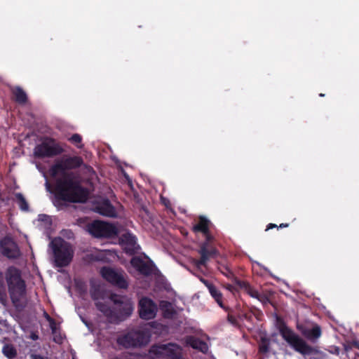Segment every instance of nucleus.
Masks as SVG:
<instances>
[{"instance_id": "ea45409f", "label": "nucleus", "mask_w": 359, "mask_h": 359, "mask_svg": "<svg viewBox=\"0 0 359 359\" xmlns=\"http://www.w3.org/2000/svg\"><path fill=\"white\" fill-rule=\"evenodd\" d=\"M36 166H37L38 169H39L41 172H43V175H44V176H46V175H45V171H44L43 170H42L41 168H39V166L37 164H36Z\"/></svg>"}, {"instance_id": "f03ea898", "label": "nucleus", "mask_w": 359, "mask_h": 359, "mask_svg": "<svg viewBox=\"0 0 359 359\" xmlns=\"http://www.w3.org/2000/svg\"><path fill=\"white\" fill-rule=\"evenodd\" d=\"M4 278L13 306L16 308L23 306L26 301L27 286L21 271L15 266H9L5 271Z\"/></svg>"}, {"instance_id": "7c9ffc66", "label": "nucleus", "mask_w": 359, "mask_h": 359, "mask_svg": "<svg viewBox=\"0 0 359 359\" xmlns=\"http://www.w3.org/2000/svg\"><path fill=\"white\" fill-rule=\"evenodd\" d=\"M227 320L233 325H237V320H236V318L233 316H232L231 314H230L229 313L227 316Z\"/></svg>"}, {"instance_id": "412c9836", "label": "nucleus", "mask_w": 359, "mask_h": 359, "mask_svg": "<svg viewBox=\"0 0 359 359\" xmlns=\"http://www.w3.org/2000/svg\"><path fill=\"white\" fill-rule=\"evenodd\" d=\"M168 344L153 346L149 352V356L151 359H162L165 358Z\"/></svg>"}, {"instance_id": "c03bdc74", "label": "nucleus", "mask_w": 359, "mask_h": 359, "mask_svg": "<svg viewBox=\"0 0 359 359\" xmlns=\"http://www.w3.org/2000/svg\"><path fill=\"white\" fill-rule=\"evenodd\" d=\"M100 158L104 157V155L102 154V153L99 152V156Z\"/></svg>"}, {"instance_id": "a19ab883", "label": "nucleus", "mask_w": 359, "mask_h": 359, "mask_svg": "<svg viewBox=\"0 0 359 359\" xmlns=\"http://www.w3.org/2000/svg\"><path fill=\"white\" fill-rule=\"evenodd\" d=\"M32 339H34V340H36V339H38V336H37V335H36V334H33V335L32 336Z\"/></svg>"}, {"instance_id": "b1692460", "label": "nucleus", "mask_w": 359, "mask_h": 359, "mask_svg": "<svg viewBox=\"0 0 359 359\" xmlns=\"http://www.w3.org/2000/svg\"><path fill=\"white\" fill-rule=\"evenodd\" d=\"M97 309L102 312L107 318L112 319L114 311L107 302V299L97 301L95 303Z\"/></svg>"}, {"instance_id": "4be33fe9", "label": "nucleus", "mask_w": 359, "mask_h": 359, "mask_svg": "<svg viewBox=\"0 0 359 359\" xmlns=\"http://www.w3.org/2000/svg\"><path fill=\"white\" fill-rule=\"evenodd\" d=\"M165 358L168 359H183L182 348L175 344H168Z\"/></svg>"}, {"instance_id": "dca6fc26", "label": "nucleus", "mask_w": 359, "mask_h": 359, "mask_svg": "<svg viewBox=\"0 0 359 359\" xmlns=\"http://www.w3.org/2000/svg\"><path fill=\"white\" fill-rule=\"evenodd\" d=\"M202 282L204 283V285L207 287L208 289L209 292L210 293L211 296L214 298V299L216 301V302L219 304V306L224 309L226 311H229V309L228 307H225L223 304L222 302V294L221 292L211 283L206 280H201Z\"/></svg>"}, {"instance_id": "e433bc0d", "label": "nucleus", "mask_w": 359, "mask_h": 359, "mask_svg": "<svg viewBox=\"0 0 359 359\" xmlns=\"http://www.w3.org/2000/svg\"><path fill=\"white\" fill-rule=\"evenodd\" d=\"M351 346L348 344H344V350L346 352H348V351L351 349Z\"/></svg>"}, {"instance_id": "393cba45", "label": "nucleus", "mask_w": 359, "mask_h": 359, "mask_svg": "<svg viewBox=\"0 0 359 359\" xmlns=\"http://www.w3.org/2000/svg\"><path fill=\"white\" fill-rule=\"evenodd\" d=\"M90 296L92 299L97 302V301H102L104 299H109V296H108L105 291L102 290L100 287L94 286L90 289Z\"/></svg>"}, {"instance_id": "72a5a7b5", "label": "nucleus", "mask_w": 359, "mask_h": 359, "mask_svg": "<svg viewBox=\"0 0 359 359\" xmlns=\"http://www.w3.org/2000/svg\"><path fill=\"white\" fill-rule=\"evenodd\" d=\"M273 228H278V226H277L275 224L270 223L267 225L266 231H268L269 229H273Z\"/></svg>"}, {"instance_id": "5701e85b", "label": "nucleus", "mask_w": 359, "mask_h": 359, "mask_svg": "<svg viewBox=\"0 0 359 359\" xmlns=\"http://www.w3.org/2000/svg\"><path fill=\"white\" fill-rule=\"evenodd\" d=\"M211 222L203 216H200L198 221L193 226V231L195 233L201 232L207 233L208 230H210Z\"/></svg>"}, {"instance_id": "473e14b6", "label": "nucleus", "mask_w": 359, "mask_h": 359, "mask_svg": "<svg viewBox=\"0 0 359 359\" xmlns=\"http://www.w3.org/2000/svg\"><path fill=\"white\" fill-rule=\"evenodd\" d=\"M107 151H110V154L109 155V157L110 158H112V157H116L114 154H113V152L111 150V149L109 147H107L106 148L103 149H102V151L104 152V153H107Z\"/></svg>"}, {"instance_id": "39448f33", "label": "nucleus", "mask_w": 359, "mask_h": 359, "mask_svg": "<svg viewBox=\"0 0 359 359\" xmlns=\"http://www.w3.org/2000/svg\"><path fill=\"white\" fill-rule=\"evenodd\" d=\"M65 151L64 144L57 140L44 137L34 148V157H53Z\"/></svg>"}, {"instance_id": "6e6552de", "label": "nucleus", "mask_w": 359, "mask_h": 359, "mask_svg": "<svg viewBox=\"0 0 359 359\" xmlns=\"http://www.w3.org/2000/svg\"><path fill=\"white\" fill-rule=\"evenodd\" d=\"M88 231L96 238H113L118 234L116 226L101 221L93 222L88 226Z\"/></svg>"}, {"instance_id": "0eeeda50", "label": "nucleus", "mask_w": 359, "mask_h": 359, "mask_svg": "<svg viewBox=\"0 0 359 359\" xmlns=\"http://www.w3.org/2000/svg\"><path fill=\"white\" fill-rule=\"evenodd\" d=\"M100 273L107 281L119 288L126 289L128 286L127 275L123 270L102 267Z\"/></svg>"}, {"instance_id": "2eb2a0df", "label": "nucleus", "mask_w": 359, "mask_h": 359, "mask_svg": "<svg viewBox=\"0 0 359 359\" xmlns=\"http://www.w3.org/2000/svg\"><path fill=\"white\" fill-rule=\"evenodd\" d=\"M131 265L142 275L149 276L153 272L151 264L145 262L139 257H133L130 260Z\"/></svg>"}, {"instance_id": "a18cd8bd", "label": "nucleus", "mask_w": 359, "mask_h": 359, "mask_svg": "<svg viewBox=\"0 0 359 359\" xmlns=\"http://www.w3.org/2000/svg\"><path fill=\"white\" fill-rule=\"evenodd\" d=\"M319 95H320V97H324V96H325V94H323V93H320V94H319Z\"/></svg>"}, {"instance_id": "9b49d317", "label": "nucleus", "mask_w": 359, "mask_h": 359, "mask_svg": "<svg viewBox=\"0 0 359 359\" xmlns=\"http://www.w3.org/2000/svg\"><path fill=\"white\" fill-rule=\"evenodd\" d=\"M109 300L118 306V311L121 317H128L133 311V303L130 299L126 296H120L116 294H111Z\"/></svg>"}, {"instance_id": "c85d7f7f", "label": "nucleus", "mask_w": 359, "mask_h": 359, "mask_svg": "<svg viewBox=\"0 0 359 359\" xmlns=\"http://www.w3.org/2000/svg\"><path fill=\"white\" fill-rule=\"evenodd\" d=\"M68 140L79 149H81L83 146L82 144V137L78 133L72 135Z\"/></svg>"}, {"instance_id": "20e7f679", "label": "nucleus", "mask_w": 359, "mask_h": 359, "mask_svg": "<svg viewBox=\"0 0 359 359\" xmlns=\"http://www.w3.org/2000/svg\"><path fill=\"white\" fill-rule=\"evenodd\" d=\"M55 265L59 267L67 266L72 260L74 250L70 243L60 237L54 238L50 243Z\"/></svg>"}, {"instance_id": "bb28decb", "label": "nucleus", "mask_w": 359, "mask_h": 359, "mask_svg": "<svg viewBox=\"0 0 359 359\" xmlns=\"http://www.w3.org/2000/svg\"><path fill=\"white\" fill-rule=\"evenodd\" d=\"M270 340L266 337H262L259 344V351L262 353H266L269 351Z\"/></svg>"}, {"instance_id": "6ab92c4d", "label": "nucleus", "mask_w": 359, "mask_h": 359, "mask_svg": "<svg viewBox=\"0 0 359 359\" xmlns=\"http://www.w3.org/2000/svg\"><path fill=\"white\" fill-rule=\"evenodd\" d=\"M12 99L19 104H25L28 101L26 92L20 86H14L11 89Z\"/></svg>"}, {"instance_id": "49530a36", "label": "nucleus", "mask_w": 359, "mask_h": 359, "mask_svg": "<svg viewBox=\"0 0 359 359\" xmlns=\"http://www.w3.org/2000/svg\"><path fill=\"white\" fill-rule=\"evenodd\" d=\"M63 157L67 158V157H69V156H64Z\"/></svg>"}, {"instance_id": "a211bd4d", "label": "nucleus", "mask_w": 359, "mask_h": 359, "mask_svg": "<svg viewBox=\"0 0 359 359\" xmlns=\"http://www.w3.org/2000/svg\"><path fill=\"white\" fill-rule=\"evenodd\" d=\"M185 342L187 345L191 346L193 348L197 349L203 353H205L208 351V344L205 341L195 337L189 336L186 337Z\"/></svg>"}, {"instance_id": "7ed1b4c3", "label": "nucleus", "mask_w": 359, "mask_h": 359, "mask_svg": "<svg viewBox=\"0 0 359 359\" xmlns=\"http://www.w3.org/2000/svg\"><path fill=\"white\" fill-rule=\"evenodd\" d=\"M278 330L283 339L290 347L304 357L318 353L317 348L309 345L302 337L285 325H280Z\"/></svg>"}, {"instance_id": "ddd939ff", "label": "nucleus", "mask_w": 359, "mask_h": 359, "mask_svg": "<svg viewBox=\"0 0 359 359\" xmlns=\"http://www.w3.org/2000/svg\"><path fill=\"white\" fill-rule=\"evenodd\" d=\"M234 283L239 288L243 290L250 297L258 299L259 302L266 304L269 302V298L263 294H260L256 289L252 287L248 283L238 279H235Z\"/></svg>"}, {"instance_id": "9d476101", "label": "nucleus", "mask_w": 359, "mask_h": 359, "mask_svg": "<svg viewBox=\"0 0 359 359\" xmlns=\"http://www.w3.org/2000/svg\"><path fill=\"white\" fill-rule=\"evenodd\" d=\"M1 254L10 259H15L20 257L21 252L18 244L10 237H4L0 241Z\"/></svg>"}, {"instance_id": "2f4dec72", "label": "nucleus", "mask_w": 359, "mask_h": 359, "mask_svg": "<svg viewBox=\"0 0 359 359\" xmlns=\"http://www.w3.org/2000/svg\"><path fill=\"white\" fill-rule=\"evenodd\" d=\"M203 235L205 237V242H208L209 244H210V241L212 239V236L210 235V231L208 230L207 233H203Z\"/></svg>"}, {"instance_id": "4468645a", "label": "nucleus", "mask_w": 359, "mask_h": 359, "mask_svg": "<svg viewBox=\"0 0 359 359\" xmlns=\"http://www.w3.org/2000/svg\"><path fill=\"white\" fill-rule=\"evenodd\" d=\"M93 210L103 216L116 217L117 212L115 208L109 200L102 199L98 201L94 206Z\"/></svg>"}, {"instance_id": "cd10ccee", "label": "nucleus", "mask_w": 359, "mask_h": 359, "mask_svg": "<svg viewBox=\"0 0 359 359\" xmlns=\"http://www.w3.org/2000/svg\"><path fill=\"white\" fill-rule=\"evenodd\" d=\"M15 198L17 201V203L20 207V208L23 210L26 211L28 210V203L26 201L25 198H24L23 195L20 193H18L15 194Z\"/></svg>"}, {"instance_id": "f3484780", "label": "nucleus", "mask_w": 359, "mask_h": 359, "mask_svg": "<svg viewBox=\"0 0 359 359\" xmlns=\"http://www.w3.org/2000/svg\"><path fill=\"white\" fill-rule=\"evenodd\" d=\"M300 330L302 335L312 342L316 341L322 334L321 328L317 324L313 325L312 327H304Z\"/></svg>"}, {"instance_id": "79ce46f5", "label": "nucleus", "mask_w": 359, "mask_h": 359, "mask_svg": "<svg viewBox=\"0 0 359 359\" xmlns=\"http://www.w3.org/2000/svg\"><path fill=\"white\" fill-rule=\"evenodd\" d=\"M240 318H248V315L245 313V314L241 316Z\"/></svg>"}, {"instance_id": "aec40b11", "label": "nucleus", "mask_w": 359, "mask_h": 359, "mask_svg": "<svg viewBox=\"0 0 359 359\" xmlns=\"http://www.w3.org/2000/svg\"><path fill=\"white\" fill-rule=\"evenodd\" d=\"M121 241L123 244L126 245V249L128 252H135L137 250V238L130 233H123L121 237Z\"/></svg>"}, {"instance_id": "37998d69", "label": "nucleus", "mask_w": 359, "mask_h": 359, "mask_svg": "<svg viewBox=\"0 0 359 359\" xmlns=\"http://www.w3.org/2000/svg\"><path fill=\"white\" fill-rule=\"evenodd\" d=\"M46 186L47 187V188L50 187V184L48 181H46Z\"/></svg>"}, {"instance_id": "4c0bfd02", "label": "nucleus", "mask_w": 359, "mask_h": 359, "mask_svg": "<svg viewBox=\"0 0 359 359\" xmlns=\"http://www.w3.org/2000/svg\"><path fill=\"white\" fill-rule=\"evenodd\" d=\"M289 226L288 224H284V223H282L280 224L279 226H278V228H285V227H287Z\"/></svg>"}, {"instance_id": "c756f323", "label": "nucleus", "mask_w": 359, "mask_h": 359, "mask_svg": "<svg viewBox=\"0 0 359 359\" xmlns=\"http://www.w3.org/2000/svg\"><path fill=\"white\" fill-rule=\"evenodd\" d=\"M0 302L5 304L6 302V294L5 292V288L4 282L2 280V274L0 273Z\"/></svg>"}, {"instance_id": "c9c22d12", "label": "nucleus", "mask_w": 359, "mask_h": 359, "mask_svg": "<svg viewBox=\"0 0 359 359\" xmlns=\"http://www.w3.org/2000/svg\"><path fill=\"white\" fill-rule=\"evenodd\" d=\"M226 288L231 292H234L236 290L235 287L232 285H226Z\"/></svg>"}, {"instance_id": "a878e982", "label": "nucleus", "mask_w": 359, "mask_h": 359, "mask_svg": "<svg viewBox=\"0 0 359 359\" xmlns=\"http://www.w3.org/2000/svg\"><path fill=\"white\" fill-rule=\"evenodd\" d=\"M2 352L4 355L8 359H13L17 355L16 349L12 345L10 344H6L4 346Z\"/></svg>"}, {"instance_id": "58836bf2", "label": "nucleus", "mask_w": 359, "mask_h": 359, "mask_svg": "<svg viewBox=\"0 0 359 359\" xmlns=\"http://www.w3.org/2000/svg\"><path fill=\"white\" fill-rule=\"evenodd\" d=\"M353 346H355V347L359 348V343L358 342L354 341L353 343Z\"/></svg>"}, {"instance_id": "f704fd0d", "label": "nucleus", "mask_w": 359, "mask_h": 359, "mask_svg": "<svg viewBox=\"0 0 359 359\" xmlns=\"http://www.w3.org/2000/svg\"><path fill=\"white\" fill-rule=\"evenodd\" d=\"M31 359H44V358L39 354H32L31 355Z\"/></svg>"}, {"instance_id": "1a4fd4ad", "label": "nucleus", "mask_w": 359, "mask_h": 359, "mask_svg": "<svg viewBox=\"0 0 359 359\" xmlns=\"http://www.w3.org/2000/svg\"><path fill=\"white\" fill-rule=\"evenodd\" d=\"M198 253L201 255L200 259L194 261V265L198 269L201 266H205L210 259L215 258L219 255L218 250L208 242L201 243Z\"/></svg>"}, {"instance_id": "f257e3e1", "label": "nucleus", "mask_w": 359, "mask_h": 359, "mask_svg": "<svg viewBox=\"0 0 359 359\" xmlns=\"http://www.w3.org/2000/svg\"><path fill=\"white\" fill-rule=\"evenodd\" d=\"M81 159L65 158L49 169L58 199L70 203H83L88 199V192L81 186L79 175L71 170L80 164Z\"/></svg>"}, {"instance_id": "f8f14e48", "label": "nucleus", "mask_w": 359, "mask_h": 359, "mask_svg": "<svg viewBox=\"0 0 359 359\" xmlns=\"http://www.w3.org/2000/svg\"><path fill=\"white\" fill-rule=\"evenodd\" d=\"M156 305L149 298L144 297L139 302V313L142 319L150 320L156 316Z\"/></svg>"}, {"instance_id": "423d86ee", "label": "nucleus", "mask_w": 359, "mask_h": 359, "mask_svg": "<svg viewBox=\"0 0 359 359\" xmlns=\"http://www.w3.org/2000/svg\"><path fill=\"white\" fill-rule=\"evenodd\" d=\"M149 340V336L144 331L133 330L120 337L118 342L126 348H135L146 345Z\"/></svg>"}]
</instances>
